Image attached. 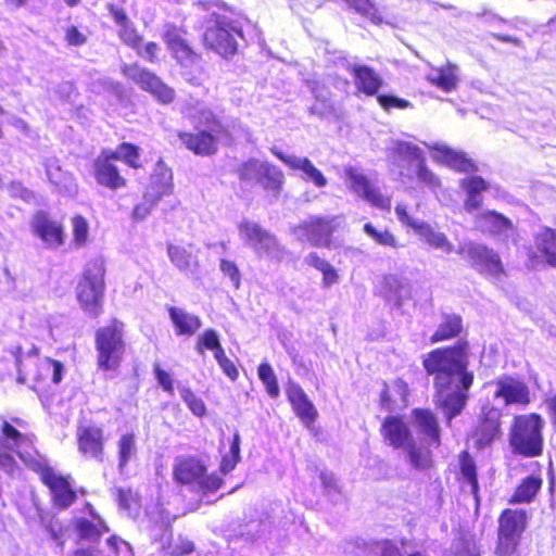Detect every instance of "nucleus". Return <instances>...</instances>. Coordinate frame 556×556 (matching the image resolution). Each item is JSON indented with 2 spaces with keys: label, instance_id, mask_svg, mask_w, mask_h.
Returning <instances> with one entry per match:
<instances>
[{
  "label": "nucleus",
  "instance_id": "1",
  "mask_svg": "<svg viewBox=\"0 0 556 556\" xmlns=\"http://www.w3.org/2000/svg\"><path fill=\"white\" fill-rule=\"evenodd\" d=\"M470 345L458 339L451 345L435 348L422 355L426 374L432 377L434 404L442 410L447 426L467 406L475 375L468 369Z\"/></svg>",
  "mask_w": 556,
  "mask_h": 556
},
{
  "label": "nucleus",
  "instance_id": "2",
  "mask_svg": "<svg viewBox=\"0 0 556 556\" xmlns=\"http://www.w3.org/2000/svg\"><path fill=\"white\" fill-rule=\"evenodd\" d=\"M1 431L4 438L12 441L18 458L29 470L38 475L41 483L49 490L53 506L58 509L72 506L77 500V494L70 478L58 472L35 447L31 451L20 450L24 443L33 444L35 434L22 433L9 421L2 422Z\"/></svg>",
  "mask_w": 556,
  "mask_h": 556
},
{
  "label": "nucleus",
  "instance_id": "3",
  "mask_svg": "<svg viewBox=\"0 0 556 556\" xmlns=\"http://www.w3.org/2000/svg\"><path fill=\"white\" fill-rule=\"evenodd\" d=\"M118 160L131 169L143 167L141 149L132 142L123 141L117 146V150L102 149L91 163V174L99 187L110 191L128 187V179L116 164Z\"/></svg>",
  "mask_w": 556,
  "mask_h": 556
},
{
  "label": "nucleus",
  "instance_id": "4",
  "mask_svg": "<svg viewBox=\"0 0 556 556\" xmlns=\"http://www.w3.org/2000/svg\"><path fill=\"white\" fill-rule=\"evenodd\" d=\"M187 34L188 29L185 25L168 22L164 24L162 40L170 56L179 65L186 80L193 86H201L204 75L203 58L186 38Z\"/></svg>",
  "mask_w": 556,
  "mask_h": 556
},
{
  "label": "nucleus",
  "instance_id": "5",
  "mask_svg": "<svg viewBox=\"0 0 556 556\" xmlns=\"http://www.w3.org/2000/svg\"><path fill=\"white\" fill-rule=\"evenodd\" d=\"M21 346L16 348L15 364L18 382H30L34 391L42 393L62 380L63 365L60 361L40 357L39 349L36 346L25 357L21 355Z\"/></svg>",
  "mask_w": 556,
  "mask_h": 556
},
{
  "label": "nucleus",
  "instance_id": "6",
  "mask_svg": "<svg viewBox=\"0 0 556 556\" xmlns=\"http://www.w3.org/2000/svg\"><path fill=\"white\" fill-rule=\"evenodd\" d=\"M544 425L539 413L515 415L508 432L511 452L527 458L541 456L544 452Z\"/></svg>",
  "mask_w": 556,
  "mask_h": 556
},
{
  "label": "nucleus",
  "instance_id": "7",
  "mask_svg": "<svg viewBox=\"0 0 556 556\" xmlns=\"http://www.w3.org/2000/svg\"><path fill=\"white\" fill-rule=\"evenodd\" d=\"M201 116V123L207 129L177 132V138L187 150L195 155L211 156L217 153L219 140H224L228 146L233 143L229 127L215 113L205 111Z\"/></svg>",
  "mask_w": 556,
  "mask_h": 556
},
{
  "label": "nucleus",
  "instance_id": "8",
  "mask_svg": "<svg viewBox=\"0 0 556 556\" xmlns=\"http://www.w3.org/2000/svg\"><path fill=\"white\" fill-rule=\"evenodd\" d=\"M105 273L103 260H91L84 267L76 287V298L81 309L93 319L99 318L104 311Z\"/></svg>",
  "mask_w": 556,
  "mask_h": 556
},
{
  "label": "nucleus",
  "instance_id": "9",
  "mask_svg": "<svg viewBox=\"0 0 556 556\" xmlns=\"http://www.w3.org/2000/svg\"><path fill=\"white\" fill-rule=\"evenodd\" d=\"M125 324L112 317L94 331L97 367L102 371H115L126 353Z\"/></svg>",
  "mask_w": 556,
  "mask_h": 556
},
{
  "label": "nucleus",
  "instance_id": "10",
  "mask_svg": "<svg viewBox=\"0 0 556 556\" xmlns=\"http://www.w3.org/2000/svg\"><path fill=\"white\" fill-rule=\"evenodd\" d=\"M173 478L180 485L195 486L203 494L214 493L224 484L216 472H208L203 459L195 455L178 456L173 465Z\"/></svg>",
  "mask_w": 556,
  "mask_h": 556
},
{
  "label": "nucleus",
  "instance_id": "11",
  "mask_svg": "<svg viewBox=\"0 0 556 556\" xmlns=\"http://www.w3.org/2000/svg\"><path fill=\"white\" fill-rule=\"evenodd\" d=\"M238 179L247 185L256 184L266 192L279 195L285 186V174L281 168L267 161L251 157L236 168Z\"/></svg>",
  "mask_w": 556,
  "mask_h": 556
},
{
  "label": "nucleus",
  "instance_id": "12",
  "mask_svg": "<svg viewBox=\"0 0 556 556\" xmlns=\"http://www.w3.org/2000/svg\"><path fill=\"white\" fill-rule=\"evenodd\" d=\"M121 73L125 78L149 93L159 104L170 105L176 100V90L154 71L138 62L124 63Z\"/></svg>",
  "mask_w": 556,
  "mask_h": 556
},
{
  "label": "nucleus",
  "instance_id": "13",
  "mask_svg": "<svg viewBox=\"0 0 556 556\" xmlns=\"http://www.w3.org/2000/svg\"><path fill=\"white\" fill-rule=\"evenodd\" d=\"M212 25L202 35L204 48L214 51L224 59L232 58L238 51L236 36L242 37V29L232 20L213 14Z\"/></svg>",
  "mask_w": 556,
  "mask_h": 556
},
{
  "label": "nucleus",
  "instance_id": "14",
  "mask_svg": "<svg viewBox=\"0 0 556 556\" xmlns=\"http://www.w3.org/2000/svg\"><path fill=\"white\" fill-rule=\"evenodd\" d=\"M341 216L314 215L293 227V232L301 240H306L315 248H333V232L340 227Z\"/></svg>",
  "mask_w": 556,
  "mask_h": 556
},
{
  "label": "nucleus",
  "instance_id": "15",
  "mask_svg": "<svg viewBox=\"0 0 556 556\" xmlns=\"http://www.w3.org/2000/svg\"><path fill=\"white\" fill-rule=\"evenodd\" d=\"M502 410L492 404L481 406L469 433L477 450L490 447L502 438Z\"/></svg>",
  "mask_w": 556,
  "mask_h": 556
},
{
  "label": "nucleus",
  "instance_id": "16",
  "mask_svg": "<svg viewBox=\"0 0 556 556\" xmlns=\"http://www.w3.org/2000/svg\"><path fill=\"white\" fill-rule=\"evenodd\" d=\"M457 253L468 260L472 267L479 273L501 276L505 274L503 262L500 255L482 243L467 242L459 247Z\"/></svg>",
  "mask_w": 556,
  "mask_h": 556
},
{
  "label": "nucleus",
  "instance_id": "17",
  "mask_svg": "<svg viewBox=\"0 0 556 556\" xmlns=\"http://www.w3.org/2000/svg\"><path fill=\"white\" fill-rule=\"evenodd\" d=\"M77 450L86 459L105 460L106 438L104 429L94 424L79 425L76 429Z\"/></svg>",
  "mask_w": 556,
  "mask_h": 556
},
{
  "label": "nucleus",
  "instance_id": "18",
  "mask_svg": "<svg viewBox=\"0 0 556 556\" xmlns=\"http://www.w3.org/2000/svg\"><path fill=\"white\" fill-rule=\"evenodd\" d=\"M494 397L501 399L505 406L516 405L526 408L532 401L528 384L516 377L504 375L494 381Z\"/></svg>",
  "mask_w": 556,
  "mask_h": 556
},
{
  "label": "nucleus",
  "instance_id": "19",
  "mask_svg": "<svg viewBox=\"0 0 556 556\" xmlns=\"http://www.w3.org/2000/svg\"><path fill=\"white\" fill-rule=\"evenodd\" d=\"M30 228L33 233L50 249H58L65 243L63 224L52 218L46 211H37L34 214Z\"/></svg>",
  "mask_w": 556,
  "mask_h": 556
},
{
  "label": "nucleus",
  "instance_id": "20",
  "mask_svg": "<svg viewBox=\"0 0 556 556\" xmlns=\"http://www.w3.org/2000/svg\"><path fill=\"white\" fill-rule=\"evenodd\" d=\"M345 176L349 179L350 188L362 193L372 206L388 212L391 210V198L384 197L378 188L374 187L366 175L354 167H348Z\"/></svg>",
  "mask_w": 556,
  "mask_h": 556
},
{
  "label": "nucleus",
  "instance_id": "21",
  "mask_svg": "<svg viewBox=\"0 0 556 556\" xmlns=\"http://www.w3.org/2000/svg\"><path fill=\"white\" fill-rule=\"evenodd\" d=\"M533 240L534 250L528 253L530 265L534 267L543 260L548 266L556 268V229L542 227Z\"/></svg>",
  "mask_w": 556,
  "mask_h": 556
},
{
  "label": "nucleus",
  "instance_id": "22",
  "mask_svg": "<svg viewBox=\"0 0 556 556\" xmlns=\"http://www.w3.org/2000/svg\"><path fill=\"white\" fill-rule=\"evenodd\" d=\"M533 471L531 475L522 478L514 489V492L507 500L510 505L530 504L535 501L543 486L542 465L533 462Z\"/></svg>",
  "mask_w": 556,
  "mask_h": 556
},
{
  "label": "nucleus",
  "instance_id": "23",
  "mask_svg": "<svg viewBox=\"0 0 556 556\" xmlns=\"http://www.w3.org/2000/svg\"><path fill=\"white\" fill-rule=\"evenodd\" d=\"M348 70L353 77L357 93L365 97H377L384 80L374 67L365 64H352Z\"/></svg>",
  "mask_w": 556,
  "mask_h": 556
},
{
  "label": "nucleus",
  "instance_id": "24",
  "mask_svg": "<svg viewBox=\"0 0 556 556\" xmlns=\"http://www.w3.org/2000/svg\"><path fill=\"white\" fill-rule=\"evenodd\" d=\"M108 11L117 26V37L121 42L131 50L137 49L139 43H142L143 35L130 20L127 12L115 4H109Z\"/></svg>",
  "mask_w": 556,
  "mask_h": 556
},
{
  "label": "nucleus",
  "instance_id": "25",
  "mask_svg": "<svg viewBox=\"0 0 556 556\" xmlns=\"http://www.w3.org/2000/svg\"><path fill=\"white\" fill-rule=\"evenodd\" d=\"M380 434L383 440L393 448H403L414 438L408 425L402 416H387L381 426Z\"/></svg>",
  "mask_w": 556,
  "mask_h": 556
},
{
  "label": "nucleus",
  "instance_id": "26",
  "mask_svg": "<svg viewBox=\"0 0 556 556\" xmlns=\"http://www.w3.org/2000/svg\"><path fill=\"white\" fill-rule=\"evenodd\" d=\"M410 415L418 433L427 440L429 445L439 447L441 445V428L437 415L430 408H414Z\"/></svg>",
  "mask_w": 556,
  "mask_h": 556
},
{
  "label": "nucleus",
  "instance_id": "27",
  "mask_svg": "<svg viewBox=\"0 0 556 556\" xmlns=\"http://www.w3.org/2000/svg\"><path fill=\"white\" fill-rule=\"evenodd\" d=\"M432 151L434 162L455 172L469 174L478 170L476 162L468 157L465 152L456 151L447 146H435Z\"/></svg>",
  "mask_w": 556,
  "mask_h": 556
},
{
  "label": "nucleus",
  "instance_id": "28",
  "mask_svg": "<svg viewBox=\"0 0 556 556\" xmlns=\"http://www.w3.org/2000/svg\"><path fill=\"white\" fill-rule=\"evenodd\" d=\"M173 190V172L162 160H159L150 177L147 197L150 198L151 203H156L163 197L172 194Z\"/></svg>",
  "mask_w": 556,
  "mask_h": 556
},
{
  "label": "nucleus",
  "instance_id": "29",
  "mask_svg": "<svg viewBox=\"0 0 556 556\" xmlns=\"http://www.w3.org/2000/svg\"><path fill=\"white\" fill-rule=\"evenodd\" d=\"M287 399L299 419L306 426H312L318 418V412L304 390L295 383L288 387Z\"/></svg>",
  "mask_w": 556,
  "mask_h": 556
},
{
  "label": "nucleus",
  "instance_id": "30",
  "mask_svg": "<svg viewBox=\"0 0 556 556\" xmlns=\"http://www.w3.org/2000/svg\"><path fill=\"white\" fill-rule=\"evenodd\" d=\"M238 230L245 242L255 245L261 251L268 252L278 247L276 237L258 224L243 220L238 225Z\"/></svg>",
  "mask_w": 556,
  "mask_h": 556
},
{
  "label": "nucleus",
  "instance_id": "31",
  "mask_svg": "<svg viewBox=\"0 0 556 556\" xmlns=\"http://www.w3.org/2000/svg\"><path fill=\"white\" fill-rule=\"evenodd\" d=\"M270 152L291 169L302 170L305 174V179L312 180L316 187L326 186L327 179L307 157L299 159L295 156L287 155L276 147L270 148Z\"/></svg>",
  "mask_w": 556,
  "mask_h": 556
},
{
  "label": "nucleus",
  "instance_id": "32",
  "mask_svg": "<svg viewBox=\"0 0 556 556\" xmlns=\"http://www.w3.org/2000/svg\"><path fill=\"white\" fill-rule=\"evenodd\" d=\"M464 332L463 317L456 313H444L435 330L429 338L430 343H439L457 339Z\"/></svg>",
  "mask_w": 556,
  "mask_h": 556
},
{
  "label": "nucleus",
  "instance_id": "33",
  "mask_svg": "<svg viewBox=\"0 0 556 556\" xmlns=\"http://www.w3.org/2000/svg\"><path fill=\"white\" fill-rule=\"evenodd\" d=\"M528 522L529 515L526 509L504 508L497 518V529L522 538Z\"/></svg>",
  "mask_w": 556,
  "mask_h": 556
},
{
  "label": "nucleus",
  "instance_id": "34",
  "mask_svg": "<svg viewBox=\"0 0 556 556\" xmlns=\"http://www.w3.org/2000/svg\"><path fill=\"white\" fill-rule=\"evenodd\" d=\"M91 516L92 519L78 518L75 521V530L79 540L98 543L110 528L100 515L92 513Z\"/></svg>",
  "mask_w": 556,
  "mask_h": 556
},
{
  "label": "nucleus",
  "instance_id": "35",
  "mask_svg": "<svg viewBox=\"0 0 556 556\" xmlns=\"http://www.w3.org/2000/svg\"><path fill=\"white\" fill-rule=\"evenodd\" d=\"M167 312L177 336L190 337L202 326V321L199 316L190 314L181 308L169 306Z\"/></svg>",
  "mask_w": 556,
  "mask_h": 556
},
{
  "label": "nucleus",
  "instance_id": "36",
  "mask_svg": "<svg viewBox=\"0 0 556 556\" xmlns=\"http://www.w3.org/2000/svg\"><path fill=\"white\" fill-rule=\"evenodd\" d=\"M458 465L460 479L470 486V492L475 497L479 496L478 467L473 456L464 450L458 454Z\"/></svg>",
  "mask_w": 556,
  "mask_h": 556
},
{
  "label": "nucleus",
  "instance_id": "37",
  "mask_svg": "<svg viewBox=\"0 0 556 556\" xmlns=\"http://www.w3.org/2000/svg\"><path fill=\"white\" fill-rule=\"evenodd\" d=\"M117 467L122 472L137 455V438L132 431L121 434L116 441Z\"/></svg>",
  "mask_w": 556,
  "mask_h": 556
},
{
  "label": "nucleus",
  "instance_id": "38",
  "mask_svg": "<svg viewBox=\"0 0 556 556\" xmlns=\"http://www.w3.org/2000/svg\"><path fill=\"white\" fill-rule=\"evenodd\" d=\"M412 467L416 470H429L433 467V457L429 448L417 444L413 439L404 446Z\"/></svg>",
  "mask_w": 556,
  "mask_h": 556
},
{
  "label": "nucleus",
  "instance_id": "39",
  "mask_svg": "<svg viewBox=\"0 0 556 556\" xmlns=\"http://www.w3.org/2000/svg\"><path fill=\"white\" fill-rule=\"evenodd\" d=\"M305 262L308 266L321 273L324 287H330L339 281L340 276L338 270L316 252L309 253Z\"/></svg>",
  "mask_w": 556,
  "mask_h": 556
},
{
  "label": "nucleus",
  "instance_id": "40",
  "mask_svg": "<svg viewBox=\"0 0 556 556\" xmlns=\"http://www.w3.org/2000/svg\"><path fill=\"white\" fill-rule=\"evenodd\" d=\"M416 232L432 248L441 249L446 253L453 251V244L445 233L435 231L429 224L421 222Z\"/></svg>",
  "mask_w": 556,
  "mask_h": 556
},
{
  "label": "nucleus",
  "instance_id": "41",
  "mask_svg": "<svg viewBox=\"0 0 556 556\" xmlns=\"http://www.w3.org/2000/svg\"><path fill=\"white\" fill-rule=\"evenodd\" d=\"M521 536L496 530V541L494 547L495 556H514L517 554L521 543Z\"/></svg>",
  "mask_w": 556,
  "mask_h": 556
},
{
  "label": "nucleus",
  "instance_id": "42",
  "mask_svg": "<svg viewBox=\"0 0 556 556\" xmlns=\"http://www.w3.org/2000/svg\"><path fill=\"white\" fill-rule=\"evenodd\" d=\"M72 244L83 248L89 241L90 226L88 219L81 214H75L71 218Z\"/></svg>",
  "mask_w": 556,
  "mask_h": 556
},
{
  "label": "nucleus",
  "instance_id": "43",
  "mask_svg": "<svg viewBox=\"0 0 556 556\" xmlns=\"http://www.w3.org/2000/svg\"><path fill=\"white\" fill-rule=\"evenodd\" d=\"M240 444H241L240 433H239V431H235L231 442H230L229 452L227 454H225L220 459L219 471L222 473H224V475L229 473L241 462Z\"/></svg>",
  "mask_w": 556,
  "mask_h": 556
},
{
  "label": "nucleus",
  "instance_id": "44",
  "mask_svg": "<svg viewBox=\"0 0 556 556\" xmlns=\"http://www.w3.org/2000/svg\"><path fill=\"white\" fill-rule=\"evenodd\" d=\"M348 5L376 25H381L384 22L382 13L372 0H350Z\"/></svg>",
  "mask_w": 556,
  "mask_h": 556
},
{
  "label": "nucleus",
  "instance_id": "45",
  "mask_svg": "<svg viewBox=\"0 0 556 556\" xmlns=\"http://www.w3.org/2000/svg\"><path fill=\"white\" fill-rule=\"evenodd\" d=\"M479 219L492 233H501L513 228L510 219L496 211H485L479 215Z\"/></svg>",
  "mask_w": 556,
  "mask_h": 556
},
{
  "label": "nucleus",
  "instance_id": "46",
  "mask_svg": "<svg viewBox=\"0 0 556 556\" xmlns=\"http://www.w3.org/2000/svg\"><path fill=\"white\" fill-rule=\"evenodd\" d=\"M451 556H481L475 536L460 534L453 543Z\"/></svg>",
  "mask_w": 556,
  "mask_h": 556
},
{
  "label": "nucleus",
  "instance_id": "47",
  "mask_svg": "<svg viewBox=\"0 0 556 556\" xmlns=\"http://www.w3.org/2000/svg\"><path fill=\"white\" fill-rule=\"evenodd\" d=\"M394 156L400 161L407 164L417 163L425 157L421 149L409 142L400 141L393 149Z\"/></svg>",
  "mask_w": 556,
  "mask_h": 556
},
{
  "label": "nucleus",
  "instance_id": "48",
  "mask_svg": "<svg viewBox=\"0 0 556 556\" xmlns=\"http://www.w3.org/2000/svg\"><path fill=\"white\" fill-rule=\"evenodd\" d=\"M257 375L261 381L264 383L267 394L276 399L280 394L277 377L267 362L261 363L257 367Z\"/></svg>",
  "mask_w": 556,
  "mask_h": 556
},
{
  "label": "nucleus",
  "instance_id": "49",
  "mask_svg": "<svg viewBox=\"0 0 556 556\" xmlns=\"http://www.w3.org/2000/svg\"><path fill=\"white\" fill-rule=\"evenodd\" d=\"M431 83L443 91H452L457 86L455 67L451 64L438 68V74L431 79Z\"/></svg>",
  "mask_w": 556,
  "mask_h": 556
},
{
  "label": "nucleus",
  "instance_id": "50",
  "mask_svg": "<svg viewBox=\"0 0 556 556\" xmlns=\"http://www.w3.org/2000/svg\"><path fill=\"white\" fill-rule=\"evenodd\" d=\"M363 230L378 244L390 248H399L396 237L388 228L378 230L371 223H366Z\"/></svg>",
  "mask_w": 556,
  "mask_h": 556
},
{
  "label": "nucleus",
  "instance_id": "51",
  "mask_svg": "<svg viewBox=\"0 0 556 556\" xmlns=\"http://www.w3.org/2000/svg\"><path fill=\"white\" fill-rule=\"evenodd\" d=\"M134 51L139 58L143 59L150 64H159L163 59L162 48L155 41H142V43H139L138 48L134 49Z\"/></svg>",
  "mask_w": 556,
  "mask_h": 556
},
{
  "label": "nucleus",
  "instance_id": "52",
  "mask_svg": "<svg viewBox=\"0 0 556 556\" xmlns=\"http://www.w3.org/2000/svg\"><path fill=\"white\" fill-rule=\"evenodd\" d=\"M197 350L203 353L204 350L213 351L214 357L224 352L217 332L214 329H206L197 342Z\"/></svg>",
  "mask_w": 556,
  "mask_h": 556
},
{
  "label": "nucleus",
  "instance_id": "53",
  "mask_svg": "<svg viewBox=\"0 0 556 556\" xmlns=\"http://www.w3.org/2000/svg\"><path fill=\"white\" fill-rule=\"evenodd\" d=\"M180 395L193 415L202 417L206 414V406L203 400L190 388H182L180 390Z\"/></svg>",
  "mask_w": 556,
  "mask_h": 556
},
{
  "label": "nucleus",
  "instance_id": "54",
  "mask_svg": "<svg viewBox=\"0 0 556 556\" xmlns=\"http://www.w3.org/2000/svg\"><path fill=\"white\" fill-rule=\"evenodd\" d=\"M416 176L422 184L433 190L441 188V179L428 167L425 157L416 163Z\"/></svg>",
  "mask_w": 556,
  "mask_h": 556
},
{
  "label": "nucleus",
  "instance_id": "55",
  "mask_svg": "<svg viewBox=\"0 0 556 556\" xmlns=\"http://www.w3.org/2000/svg\"><path fill=\"white\" fill-rule=\"evenodd\" d=\"M166 551L170 556H186L193 553L194 543L180 534L175 541L168 542Z\"/></svg>",
  "mask_w": 556,
  "mask_h": 556
},
{
  "label": "nucleus",
  "instance_id": "56",
  "mask_svg": "<svg viewBox=\"0 0 556 556\" xmlns=\"http://www.w3.org/2000/svg\"><path fill=\"white\" fill-rule=\"evenodd\" d=\"M167 254L170 262L180 270L190 267L191 255L186 249L169 243L167 244Z\"/></svg>",
  "mask_w": 556,
  "mask_h": 556
},
{
  "label": "nucleus",
  "instance_id": "57",
  "mask_svg": "<svg viewBox=\"0 0 556 556\" xmlns=\"http://www.w3.org/2000/svg\"><path fill=\"white\" fill-rule=\"evenodd\" d=\"M376 100L378 104L387 112L397 109V110H405L408 108H412V103L403 98H399L393 94H381L378 93L376 97Z\"/></svg>",
  "mask_w": 556,
  "mask_h": 556
},
{
  "label": "nucleus",
  "instance_id": "58",
  "mask_svg": "<svg viewBox=\"0 0 556 556\" xmlns=\"http://www.w3.org/2000/svg\"><path fill=\"white\" fill-rule=\"evenodd\" d=\"M460 186L467 194H480L488 190L489 185L481 176H469L460 180Z\"/></svg>",
  "mask_w": 556,
  "mask_h": 556
},
{
  "label": "nucleus",
  "instance_id": "59",
  "mask_svg": "<svg viewBox=\"0 0 556 556\" xmlns=\"http://www.w3.org/2000/svg\"><path fill=\"white\" fill-rule=\"evenodd\" d=\"M5 440L10 441L11 444L4 445L0 441V468L8 473H12L16 469L17 463L14 456L9 452V450H14L12 446V441L8 440L7 438Z\"/></svg>",
  "mask_w": 556,
  "mask_h": 556
},
{
  "label": "nucleus",
  "instance_id": "60",
  "mask_svg": "<svg viewBox=\"0 0 556 556\" xmlns=\"http://www.w3.org/2000/svg\"><path fill=\"white\" fill-rule=\"evenodd\" d=\"M219 268L225 276H228L236 289L241 286V275L237 264L233 261L222 258Z\"/></svg>",
  "mask_w": 556,
  "mask_h": 556
},
{
  "label": "nucleus",
  "instance_id": "61",
  "mask_svg": "<svg viewBox=\"0 0 556 556\" xmlns=\"http://www.w3.org/2000/svg\"><path fill=\"white\" fill-rule=\"evenodd\" d=\"M215 359L217 361L219 367L223 372L231 380L236 381L239 378V370L236 364L226 356L225 351L216 355Z\"/></svg>",
  "mask_w": 556,
  "mask_h": 556
},
{
  "label": "nucleus",
  "instance_id": "62",
  "mask_svg": "<svg viewBox=\"0 0 556 556\" xmlns=\"http://www.w3.org/2000/svg\"><path fill=\"white\" fill-rule=\"evenodd\" d=\"M153 372H154V376H155L159 384L162 387V389L165 392H167L168 394H173L174 393V383H173L170 374L168 371L164 370L163 368H161V366L157 364H155L153 366Z\"/></svg>",
  "mask_w": 556,
  "mask_h": 556
},
{
  "label": "nucleus",
  "instance_id": "63",
  "mask_svg": "<svg viewBox=\"0 0 556 556\" xmlns=\"http://www.w3.org/2000/svg\"><path fill=\"white\" fill-rule=\"evenodd\" d=\"M64 39L68 46L74 47L83 46L87 40L86 36L76 26L66 28Z\"/></svg>",
  "mask_w": 556,
  "mask_h": 556
},
{
  "label": "nucleus",
  "instance_id": "64",
  "mask_svg": "<svg viewBox=\"0 0 556 556\" xmlns=\"http://www.w3.org/2000/svg\"><path fill=\"white\" fill-rule=\"evenodd\" d=\"M116 500H117L119 507H122L124 509H130L132 503L135 502V496H134L130 488H128V489L119 488L116 491Z\"/></svg>",
  "mask_w": 556,
  "mask_h": 556
}]
</instances>
